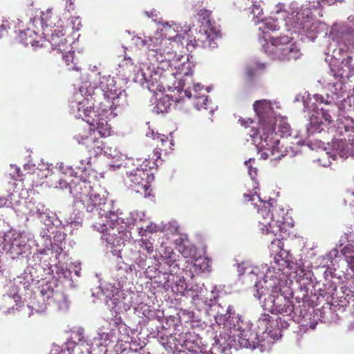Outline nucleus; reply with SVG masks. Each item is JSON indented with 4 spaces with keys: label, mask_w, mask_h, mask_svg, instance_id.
Here are the masks:
<instances>
[{
    "label": "nucleus",
    "mask_w": 354,
    "mask_h": 354,
    "mask_svg": "<svg viewBox=\"0 0 354 354\" xmlns=\"http://www.w3.org/2000/svg\"><path fill=\"white\" fill-rule=\"evenodd\" d=\"M328 94H329L328 93ZM323 95L318 94L310 96L309 93L297 95L294 102H301L304 111L309 112V124L304 133L296 134L295 138H300L297 144L306 145L313 150L322 147L325 142L319 140L323 136L322 134L331 133L333 140L328 142V147H324L328 150L326 153L328 157L335 160L337 156L342 158L348 157L354 158V120L347 116L337 118L335 125L331 126L333 116L330 114L332 110L321 106L322 104L331 105L335 109L334 104H328Z\"/></svg>",
    "instance_id": "f257e3e1"
},
{
    "label": "nucleus",
    "mask_w": 354,
    "mask_h": 354,
    "mask_svg": "<svg viewBox=\"0 0 354 354\" xmlns=\"http://www.w3.org/2000/svg\"><path fill=\"white\" fill-rule=\"evenodd\" d=\"M134 44L138 47H143L147 46L149 53V58L152 62L150 65L145 66L139 68L134 74L133 81L140 84L143 88H147L151 92L156 93L162 92L165 90L163 86L164 80L169 77H176L178 79V85L174 88L179 93V97H171L172 101L180 102L182 98L185 96L191 98L192 93L189 90L190 85L193 84L192 75L193 71L190 63H183L178 66L176 72H173L171 67L174 65L177 59L174 60L176 53L167 50L153 49L150 48L151 44L157 46L159 43H162L163 40L159 41L157 37L149 39H142L139 37L133 38Z\"/></svg>",
    "instance_id": "f03ea898"
},
{
    "label": "nucleus",
    "mask_w": 354,
    "mask_h": 354,
    "mask_svg": "<svg viewBox=\"0 0 354 354\" xmlns=\"http://www.w3.org/2000/svg\"><path fill=\"white\" fill-rule=\"evenodd\" d=\"M239 276L243 280L254 282V296L261 301L263 310L272 313L291 314L292 306L285 293L288 290L286 276L279 270H276L267 264L261 267L246 266L244 263L238 264Z\"/></svg>",
    "instance_id": "7ed1b4c3"
},
{
    "label": "nucleus",
    "mask_w": 354,
    "mask_h": 354,
    "mask_svg": "<svg viewBox=\"0 0 354 354\" xmlns=\"http://www.w3.org/2000/svg\"><path fill=\"white\" fill-rule=\"evenodd\" d=\"M232 308L228 306L226 314L216 317V322L223 321V330L218 336L215 337V343L225 352L227 350L238 346L242 348H255L259 345V334L270 333L268 330L271 317L268 314H262L257 321L258 330H252V324L243 320L240 315L232 312Z\"/></svg>",
    "instance_id": "20e7f679"
},
{
    "label": "nucleus",
    "mask_w": 354,
    "mask_h": 354,
    "mask_svg": "<svg viewBox=\"0 0 354 354\" xmlns=\"http://www.w3.org/2000/svg\"><path fill=\"white\" fill-rule=\"evenodd\" d=\"M259 120V127L252 128L249 136L262 159L270 158L271 160H279L288 154L287 148L280 147V140L275 133L276 114L270 101L258 100L253 104Z\"/></svg>",
    "instance_id": "39448f33"
},
{
    "label": "nucleus",
    "mask_w": 354,
    "mask_h": 354,
    "mask_svg": "<svg viewBox=\"0 0 354 354\" xmlns=\"http://www.w3.org/2000/svg\"><path fill=\"white\" fill-rule=\"evenodd\" d=\"M74 187H71L70 194L77 203H81L86 209V218L91 220L94 230L104 233L108 226L118 223L119 214L113 202H106L104 195L92 189L91 183L86 179H77Z\"/></svg>",
    "instance_id": "423d86ee"
},
{
    "label": "nucleus",
    "mask_w": 354,
    "mask_h": 354,
    "mask_svg": "<svg viewBox=\"0 0 354 354\" xmlns=\"http://www.w3.org/2000/svg\"><path fill=\"white\" fill-rule=\"evenodd\" d=\"M336 2L343 3L344 0H320L302 4L299 8L297 2H292L285 9L283 3H278L276 13H288L286 26L289 31L301 35L303 41H313L317 35L324 32L326 24L314 19L313 10H319L324 5L331 6Z\"/></svg>",
    "instance_id": "0eeeda50"
},
{
    "label": "nucleus",
    "mask_w": 354,
    "mask_h": 354,
    "mask_svg": "<svg viewBox=\"0 0 354 354\" xmlns=\"http://www.w3.org/2000/svg\"><path fill=\"white\" fill-rule=\"evenodd\" d=\"M28 259V266L24 270L22 276L18 277L12 283L9 282L6 285V294L3 295V300L8 306L6 313H10L15 309V306H17V302L20 299L18 294L19 288L16 286L17 283H19L26 288L31 284L38 283L40 280L44 279L46 274H50L56 269V272L59 278L70 279L71 278L72 272L64 266H52L44 268L40 263H35L34 265L30 262Z\"/></svg>",
    "instance_id": "6e6552de"
},
{
    "label": "nucleus",
    "mask_w": 354,
    "mask_h": 354,
    "mask_svg": "<svg viewBox=\"0 0 354 354\" xmlns=\"http://www.w3.org/2000/svg\"><path fill=\"white\" fill-rule=\"evenodd\" d=\"M330 72L324 82L327 89L331 94H327L326 102L328 104H334L335 109H346V105L351 106V100L354 102V87L353 93L350 95L347 93L344 84L346 80L348 79L353 71L351 68L350 62L346 60L344 64H334L329 62Z\"/></svg>",
    "instance_id": "1a4fd4ad"
},
{
    "label": "nucleus",
    "mask_w": 354,
    "mask_h": 354,
    "mask_svg": "<svg viewBox=\"0 0 354 354\" xmlns=\"http://www.w3.org/2000/svg\"><path fill=\"white\" fill-rule=\"evenodd\" d=\"M92 88H88L86 86H82L79 91L75 93V101L71 102V112L76 118H81L86 121L91 127H93L94 133H97L102 137L110 135L111 127L106 118L99 112L95 110L94 104L91 100L84 97L90 95Z\"/></svg>",
    "instance_id": "9d476101"
},
{
    "label": "nucleus",
    "mask_w": 354,
    "mask_h": 354,
    "mask_svg": "<svg viewBox=\"0 0 354 354\" xmlns=\"http://www.w3.org/2000/svg\"><path fill=\"white\" fill-rule=\"evenodd\" d=\"M110 168L115 171L119 169L122 175L125 186L136 193L147 196L149 194V182L153 179L146 161L131 158L127 159L124 162L119 164H109Z\"/></svg>",
    "instance_id": "9b49d317"
},
{
    "label": "nucleus",
    "mask_w": 354,
    "mask_h": 354,
    "mask_svg": "<svg viewBox=\"0 0 354 354\" xmlns=\"http://www.w3.org/2000/svg\"><path fill=\"white\" fill-rule=\"evenodd\" d=\"M145 215L142 212L133 211L126 218L119 216L118 223L108 226L102 235V244L106 253L110 252L114 256L122 258L121 252L125 243L131 238V233L126 227L133 225L138 221L144 219Z\"/></svg>",
    "instance_id": "f8f14e48"
},
{
    "label": "nucleus",
    "mask_w": 354,
    "mask_h": 354,
    "mask_svg": "<svg viewBox=\"0 0 354 354\" xmlns=\"http://www.w3.org/2000/svg\"><path fill=\"white\" fill-rule=\"evenodd\" d=\"M261 32L265 43L262 44V50L272 59L289 61L297 59L300 55L299 49L292 42V39L288 36L270 37L268 35L270 30Z\"/></svg>",
    "instance_id": "ddd939ff"
},
{
    "label": "nucleus",
    "mask_w": 354,
    "mask_h": 354,
    "mask_svg": "<svg viewBox=\"0 0 354 354\" xmlns=\"http://www.w3.org/2000/svg\"><path fill=\"white\" fill-rule=\"evenodd\" d=\"M319 295L325 298L326 304L334 310H345L351 305L354 308V292L343 283L338 285L330 279L318 285Z\"/></svg>",
    "instance_id": "4468645a"
},
{
    "label": "nucleus",
    "mask_w": 354,
    "mask_h": 354,
    "mask_svg": "<svg viewBox=\"0 0 354 354\" xmlns=\"http://www.w3.org/2000/svg\"><path fill=\"white\" fill-rule=\"evenodd\" d=\"M30 236L15 229L0 232V247L10 258L27 257L31 254Z\"/></svg>",
    "instance_id": "2eb2a0df"
},
{
    "label": "nucleus",
    "mask_w": 354,
    "mask_h": 354,
    "mask_svg": "<svg viewBox=\"0 0 354 354\" xmlns=\"http://www.w3.org/2000/svg\"><path fill=\"white\" fill-rule=\"evenodd\" d=\"M113 283H106L92 290V296L104 301L107 306L111 309L118 308L120 310L122 304L125 306L126 294L123 287L126 283V277L120 278L115 277Z\"/></svg>",
    "instance_id": "dca6fc26"
},
{
    "label": "nucleus",
    "mask_w": 354,
    "mask_h": 354,
    "mask_svg": "<svg viewBox=\"0 0 354 354\" xmlns=\"http://www.w3.org/2000/svg\"><path fill=\"white\" fill-rule=\"evenodd\" d=\"M198 21L201 22L198 33L194 38V42L190 40L187 43V49L190 46H201L204 48H214L216 46L215 39L219 36V30L212 24L210 15L211 12L206 9H201L198 12Z\"/></svg>",
    "instance_id": "f3484780"
},
{
    "label": "nucleus",
    "mask_w": 354,
    "mask_h": 354,
    "mask_svg": "<svg viewBox=\"0 0 354 354\" xmlns=\"http://www.w3.org/2000/svg\"><path fill=\"white\" fill-rule=\"evenodd\" d=\"M236 6L240 10L248 11L252 15V21L261 32H264L268 29L267 32L270 30H276L279 28V24L272 17L268 19L260 18L263 15V8L261 2L257 0H236Z\"/></svg>",
    "instance_id": "a211bd4d"
},
{
    "label": "nucleus",
    "mask_w": 354,
    "mask_h": 354,
    "mask_svg": "<svg viewBox=\"0 0 354 354\" xmlns=\"http://www.w3.org/2000/svg\"><path fill=\"white\" fill-rule=\"evenodd\" d=\"M96 93H102L104 98L112 100L111 107L116 109L124 107L127 104V95L124 90L117 89L113 77L111 76H103L99 79L97 85L94 86Z\"/></svg>",
    "instance_id": "6ab92c4d"
},
{
    "label": "nucleus",
    "mask_w": 354,
    "mask_h": 354,
    "mask_svg": "<svg viewBox=\"0 0 354 354\" xmlns=\"http://www.w3.org/2000/svg\"><path fill=\"white\" fill-rule=\"evenodd\" d=\"M174 342L176 354H201V339L195 333H181L175 335Z\"/></svg>",
    "instance_id": "aec40b11"
},
{
    "label": "nucleus",
    "mask_w": 354,
    "mask_h": 354,
    "mask_svg": "<svg viewBox=\"0 0 354 354\" xmlns=\"http://www.w3.org/2000/svg\"><path fill=\"white\" fill-rule=\"evenodd\" d=\"M274 202V200L271 198L268 201H263L261 203L263 206L258 209V214L262 217L261 219H259V223L263 234H275L278 231L280 224L283 223V214L274 216L272 213L270 214V207L272 206Z\"/></svg>",
    "instance_id": "412c9836"
},
{
    "label": "nucleus",
    "mask_w": 354,
    "mask_h": 354,
    "mask_svg": "<svg viewBox=\"0 0 354 354\" xmlns=\"http://www.w3.org/2000/svg\"><path fill=\"white\" fill-rule=\"evenodd\" d=\"M40 297L42 300V305L36 310L37 312H44L46 310L47 304H50L53 299L56 300L60 310L65 311L69 307V301L66 296L62 293L55 292L51 283H47L41 286Z\"/></svg>",
    "instance_id": "4be33fe9"
},
{
    "label": "nucleus",
    "mask_w": 354,
    "mask_h": 354,
    "mask_svg": "<svg viewBox=\"0 0 354 354\" xmlns=\"http://www.w3.org/2000/svg\"><path fill=\"white\" fill-rule=\"evenodd\" d=\"M55 236H56V229L51 230L48 227L42 228L36 241L37 247H40L37 250L39 254H46L47 252L53 253V250H55V252L58 253L59 250H62V248L58 246V243H55L54 242Z\"/></svg>",
    "instance_id": "5701e85b"
},
{
    "label": "nucleus",
    "mask_w": 354,
    "mask_h": 354,
    "mask_svg": "<svg viewBox=\"0 0 354 354\" xmlns=\"http://www.w3.org/2000/svg\"><path fill=\"white\" fill-rule=\"evenodd\" d=\"M158 252L160 254L158 261H162V265L165 268L167 267L170 274H177L180 268L177 263L178 255L174 252L173 248L161 245Z\"/></svg>",
    "instance_id": "b1692460"
},
{
    "label": "nucleus",
    "mask_w": 354,
    "mask_h": 354,
    "mask_svg": "<svg viewBox=\"0 0 354 354\" xmlns=\"http://www.w3.org/2000/svg\"><path fill=\"white\" fill-rule=\"evenodd\" d=\"M88 132L84 131L83 133H78L74 136V139L79 143L86 145L90 154L97 155L102 151L107 153L103 142L100 139H95L91 136H88Z\"/></svg>",
    "instance_id": "393cba45"
},
{
    "label": "nucleus",
    "mask_w": 354,
    "mask_h": 354,
    "mask_svg": "<svg viewBox=\"0 0 354 354\" xmlns=\"http://www.w3.org/2000/svg\"><path fill=\"white\" fill-rule=\"evenodd\" d=\"M46 227H50L51 230L56 229V236H54L55 243H60L64 239V234L61 231L62 221L59 219L57 215L47 209L44 214L39 219Z\"/></svg>",
    "instance_id": "a878e982"
},
{
    "label": "nucleus",
    "mask_w": 354,
    "mask_h": 354,
    "mask_svg": "<svg viewBox=\"0 0 354 354\" xmlns=\"http://www.w3.org/2000/svg\"><path fill=\"white\" fill-rule=\"evenodd\" d=\"M287 288H288V290H286L285 293L279 292V294L280 295L281 293H282L283 295H286L288 296V300H289L290 303L291 304V306H292V312L291 313V314L281 313V315H283V316L289 317L288 320L282 319L281 317H278L279 326L277 328L276 331L274 332L277 339L281 337V330L283 328H288V327L289 326L288 321H290V320H293L295 322L299 321L298 318L296 317V311L295 310L292 302L290 301V297L292 295V292L290 290V288L288 286H287ZM270 313H272V312H270ZM272 314H281V313H272Z\"/></svg>",
    "instance_id": "bb28decb"
},
{
    "label": "nucleus",
    "mask_w": 354,
    "mask_h": 354,
    "mask_svg": "<svg viewBox=\"0 0 354 354\" xmlns=\"http://www.w3.org/2000/svg\"><path fill=\"white\" fill-rule=\"evenodd\" d=\"M114 324L106 320H102L97 324V333L99 338L103 340V342H113L115 335V328Z\"/></svg>",
    "instance_id": "cd10ccee"
},
{
    "label": "nucleus",
    "mask_w": 354,
    "mask_h": 354,
    "mask_svg": "<svg viewBox=\"0 0 354 354\" xmlns=\"http://www.w3.org/2000/svg\"><path fill=\"white\" fill-rule=\"evenodd\" d=\"M337 254L338 250L334 248L320 259V266L322 268L325 269L324 271V280L323 282H326V278L328 279V277L333 278L335 268L332 266H333V260L337 257Z\"/></svg>",
    "instance_id": "c85d7f7f"
},
{
    "label": "nucleus",
    "mask_w": 354,
    "mask_h": 354,
    "mask_svg": "<svg viewBox=\"0 0 354 354\" xmlns=\"http://www.w3.org/2000/svg\"><path fill=\"white\" fill-rule=\"evenodd\" d=\"M110 342H103V340L99 338V336L94 337L89 343L86 342V348H84L82 354H100L106 351V347Z\"/></svg>",
    "instance_id": "c756f323"
},
{
    "label": "nucleus",
    "mask_w": 354,
    "mask_h": 354,
    "mask_svg": "<svg viewBox=\"0 0 354 354\" xmlns=\"http://www.w3.org/2000/svg\"><path fill=\"white\" fill-rule=\"evenodd\" d=\"M178 235L179 237L178 239H175L174 241L176 244L180 247L179 251L185 257H194L196 254V248L189 245L187 235L179 233Z\"/></svg>",
    "instance_id": "7c9ffc66"
},
{
    "label": "nucleus",
    "mask_w": 354,
    "mask_h": 354,
    "mask_svg": "<svg viewBox=\"0 0 354 354\" xmlns=\"http://www.w3.org/2000/svg\"><path fill=\"white\" fill-rule=\"evenodd\" d=\"M40 14L39 18L37 19L34 17L30 19L34 26H35V24L39 23L44 30L48 28H54L55 27V22L53 21V17L50 10H48L46 12H41ZM57 18V17H54V21L56 20Z\"/></svg>",
    "instance_id": "2f4dec72"
},
{
    "label": "nucleus",
    "mask_w": 354,
    "mask_h": 354,
    "mask_svg": "<svg viewBox=\"0 0 354 354\" xmlns=\"http://www.w3.org/2000/svg\"><path fill=\"white\" fill-rule=\"evenodd\" d=\"M174 275L170 274L168 268L163 266L161 270L158 271V276H160V278L156 279L154 281L164 288L172 287V281H174Z\"/></svg>",
    "instance_id": "473e14b6"
},
{
    "label": "nucleus",
    "mask_w": 354,
    "mask_h": 354,
    "mask_svg": "<svg viewBox=\"0 0 354 354\" xmlns=\"http://www.w3.org/2000/svg\"><path fill=\"white\" fill-rule=\"evenodd\" d=\"M35 31L32 30L30 28H27L24 30H20L19 34V39L24 46L31 44L32 46H37L38 41H35L32 37L35 35Z\"/></svg>",
    "instance_id": "72a5a7b5"
},
{
    "label": "nucleus",
    "mask_w": 354,
    "mask_h": 354,
    "mask_svg": "<svg viewBox=\"0 0 354 354\" xmlns=\"http://www.w3.org/2000/svg\"><path fill=\"white\" fill-rule=\"evenodd\" d=\"M77 179H81L80 177L75 176L74 178L68 179L64 178L62 177L58 178L57 179L55 180V182L51 184V186L54 187L56 189H68V192L70 193L71 187H74L75 183V181Z\"/></svg>",
    "instance_id": "f704fd0d"
},
{
    "label": "nucleus",
    "mask_w": 354,
    "mask_h": 354,
    "mask_svg": "<svg viewBox=\"0 0 354 354\" xmlns=\"http://www.w3.org/2000/svg\"><path fill=\"white\" fill-rule=\"evenodd\" d=\"M210 261L207 257H199L194 259L193 266L195 271L207 272L210 271Z\"/></svg>",
    "instance_id": "c9c22d12"
},
{
    "label": "nucleus",
    "mask_w": 354,
    "mask_h": 354,
    "mask_svg": "<svg viewBox=\"0 0 354 354\" xmlns=\"http://www.w3.org/2000/svg\"><path fill=\"white\" fill-rule=\"evenodd\" d=\"M342 252L351 269L354 270V245L351 243H347L342 249Z\"/></svg>",
    "instance_id": "e433bc0d"
},
{
    "label": "nucleus",
    "mask_w": 354,
    "mask_h": 354,
    "mask_svg": "<svg viewBox=\"0 0 354 354\" xmlns=\"http://www.w3.org/2000/svg\"><path fill=\"white\" fill-rule=\"evenodd\" d=\"M279 131L283 137H289L292 136V129L286 119L281 118L279 120Z\"/></svg>",
    "instance_id": "4c0bfd02"
},
{
    "label": "nucleus",
    "mask_w": 354,
    "mask_h": 354,
    "mask_svg": "<svg viewBox=\"0 0 354 354\" xmlns=\"http://www.w3.org/2000/svg\"><path fill=\"white\" fill-rule=\"evenodd\" d=\"M173 282H174L176 285V291L178 292H183L185 290H192V288H189L183 277L174 275V281H172V283Z\"/></svg>",
    "instance_id": "58836bf2"
},
{
    "label": "nucleus",
    "mask_w": 354,
    "mask_h": 354,
    "mask_svg": "<svg viewBox=\"0 0 354 354\" xmlns=\"http://www.w3.org/2000/svg\"><path fill=\"white\" fill-rule=\"evenodd\" d=\"M137 245L142 250V253L145 251L147 254H151L154 251L153 243L147 239H141L138 241Z\"/></svg>",
    "instance_id": "ea45409f"
},
{
    "label": "nucleus",
    "mask_w": 354,
    "mask_h": 354,
    "mask_svg": "<svg viewBox=\"0 0 354 354\" xmlns=\"http://www.w3.org/2000/svg\"><path fill=\"white\" fill-rule=\"evenodd\" d=\"M56 169H58L61 174L67 176V178H71L74 176L75 171L73 167L65 165L63 162L57 163Z\"/></svg>",
    "instance_id": "a19ab883"
},
{
    "label": "nucleus",
    "mask_w": 354,
    "mask_h": 354,
    "mask_svg": "<svg viewBox=\"0 0 354 354\" xmlns=\"http://www.w3.org/2000/svg\"><path fill=\"white\" fill-rule=\"evenodd\" d=\"M158 268H153L151 266H148L147 268L145 270V274L147 277L152 279H154V280L157 278H160V276H158V271L161 270V268H162V263L158 261V264L157 265Z\"/></svg>",
    "instance_id": "79ce46f5"
},
{
    "label": "nucleus",
    "mask_w": 354,
    "mask_h": 354,
    "mask_svg": "<svg viewBox=\"0 0 354 354\" xmlns=\"http://www.w3.org/2000/svg\"><path fill=\"white\" fill-rule=\"evenodd\" d=\"M195 98L196 101L194 102V105L196 109L201 110L203 108L207 109V107L206 106L207 102H208L207 96H198L196 94Z\"/></svg>",
    "instance_id": "37998d69"
},
{
    "label": "nucleus",
    "mask_w": 354,
    "mask_h": 354,
    "mask_svg": "<svg viewBox=\"0 0 354 354\" xmlns=\"http://www.w3.org/2000/svg\"><path fill=\"white\" fill-rule=\"evenodd\" d=\"M265 67H266L265 64L256 62L255 63V66H247V68H246V75H247V76L250 79H252L254 77V74H255V70L256 69L262 70V69H264Z\"/></svg>",
    "instance_id": "c03bdc74"
},
{
    "label": "nucleus",
    "mask_w": 354,
    "mask_h": 354,
    "mask_svg": "<svg viewBox=\"0 0 354 354\" xmlns=\"http://www.w3.org/2000/svg\"><path fill=\"white\" fill-rule=\"evenodd\" d=\"M138 252L140 253V255L135 260L136 264L140 269H145L147 266V254L142 253L141 250H139Z\"/></svg>",
    "instance_id": "a18cd8bd"
},
{
    "label": "nucleus",
    "mask_w": 354,
    "mask_h": 354,
    "mask_svg": "<svg viewBox=\"0 0 354 354\" xmlns=\"http://www.w3.org/2000/svg\"><path fill=\"white\" fill-rule=\"evenodd\" d=\"M159 230H160V227L158 226H157L154 223H151V224L148 225L147 226H146V227H140L139 233L140 234V235L142 236H147V232L152 233V232H158Z\"/></svg>",
    "instance_id": "49530a36"
},
{
    "label": "nucleus",
    "mask_w": 354,
    "mask_h": 354,
    "mask_svg": "<svg viewBox=\"0 0 354 354\" xmlns=\"http://www.w3.org/2000/svg\"><path fill=\"white\" fill-rule=\"evenodd\" d=\"M50 37L53 45L59 46V44L56 41V38L64 36L63 30L59 29V26H57V28L51 30Z\"/></svg>",
    "instance_id": "de8ad7c7"
},
{
    "label": "nucleus",
    "mask_w": 354,
    "mask_h": 354,
    "mask_svg": "<svg viewBox=\"0 0 354 354\" xmlns=\"http://www.w3.org/2000/svg\"><path fill=\"white\" fill-rule=\"evenodd\" d=\"M278 326V317L276 319L271 317L270 319V324L268 328V330H270V333H268V335L272 337L274 339L276 338V335L274 334V332L276 331V329Z\"/></svg>",
    "instance_id": "09e8293b"
},
{
    "label": "nucleus",
    "mask_w": 354,
    "mask_h": 354,
    "mask_svg": "<svg viewBox=\"0 0 354 354\" xmlns=\"http://www.w3.org/2000/svg\"><path fill=\"white\" fill-rule=\"evenodd\" d=\"M165 230L172 234H178L179 226L177 222L172 221L165 226Z\"/></svg>",
    "instance_id": "8fccbe9b"
},
{
    "label": "nucleus",
    "mask_w": 354,
    "mask_h": 354,
    "mask_svg": "<svg viewBox=\"0 0 354 354\" xmlns=\"http://www.w3.org/2000/svg\"><path fill=\"white\" fill-rule=\"evenodd\" d=\"M243 196L246 201L252 202L254 206L257 207L258 205L257 202H255L256 200H257L260 203H263V200L259 196V195L257 194V192H255L253 194H245Z\"/></svg>",
    "instance_id": "3c124183"
},
{
    "label": "nucleus",
    "mask_w": 354,
    "mask_h": 354,
    "mask_svg": "<svg viewBox=\"0 0 354 354\" xmlns=\"http://www.w3.org/2000/svg\"><path fill=\"white\" fill-rule=\"evenodd\" d=\"M48 208H46L44 205L42 204H38L35 209L32 210V215L39 219V218L43 215V214L46 212Z\"/></svg>",
    "instance_id": "603ef678"
},
{
    "label": "nucleus",
    "mask_w": 354,
    "mask_h": 354,
    "mask_svg": "<svg viewBox=\"0 0 354 354\" xmlns=\"http://www.w3.org/2000/svg\"><path fill=\"white\" fill-rule=\"evenodd\" d=\"M252 161H254V159L250 158L248 160L245 161V165L248 167V174L252 179H254L257 176V168H254L251 165Z\"/></svg>",
    "instance_id": "864d4df0"
},
{
    "label": "nucleus",
    "mask_w": 354,
    "mask_h": 354,
    "mask_svg": "<svg viewBox=\"0 0 354 354\" xmlns=\"http://www.w3.org/2000/svg\"><path fill=\"white\" fill-rule=\"evenodd\" d=\"M91 156L86 158L85 159L81 158L79 160L80 165L76 166V168L82 171H86V165L91 164Z\"/></svg>",
    "instance_id": "5fc2aeb1"
},
{
    "label": "nucleus",
    "mask_w": 354,
    "mask_h": 354,
    "mask_svg": "<svg viewBox=\"0 0 354 354\" xmlns=\"http://www.w3.org/2000/svg\"><path fill=\"white\" fill-rule=\"evenodd\" d=\"M281 248H282V243L280 239H275L271 241L270 250L272 252H279V250H281Z\"/></svg>",
    "instance_id": "6e6d98bb"
},
{
    "label": "nucleus",
    "mask_w": 354,
    "mask_h": 354,
    "mask_svg": "<svg viewBox=\"0 0 354 354\" xmlns=\"http://www.w3.org/2000/svg\"><path fill=\"white\" fill-rule=\"evenodd\" d=\"M146 136L147 137H151L152 138L153 140H160L162 143L164 142L165 141V135H161L158 133H155L153 130H149L147 133H146Z\"/></svg>",
    "instance_id": "4d7b16f0"
},
{
    "label": "nucleus",
    "mask_w": 354,
    "mask_h": 354,
    "mask_svg": "<svg viewBox=\"0 0 354 354\" xmlns=\"http://www.w3.org/2000/svg\"><path fill=\"white\" fill-rule=\"evenodd\" d=\"M10 28L8 21H2L0 24V38H3L8 35V30Z\"/></svg>",
    "instance_id": "13d9d810"
},
{
    "label": "nucleus",
    "mask_w": 354,
    "mask_h": 354,
    "mask_svg": "<svg viewBox=\"0 0 354 354\" xmlns=\"http://www.w3.org/2000/svg\"><path fill=\"white\" fill-rule=\"evenodd\" d=\"M344 201L346 203L348 202L351 206H354V191L347 194Z\"/></svg>",
    "instance_id": "bf43d9fd"
},
{
    "label": "nucleus",
    "mask_w": 354,
    "mask_h": 354,
    "mask_svg": "<svg viewBox=\"0 0 354 354\" xmlns=\"http://www.w3.org/2000/svg\"><path fill=\"white\" fill-rule=\"evenodd\" d=\"M11 205V202L9 201V199L7 197H0V207H4V206H10Z\"/></svg>",
    "instance_id": "052dcab7"
},
{
    "label": "nucleus",
    "mask_w": 354,
    "mask_h": 354,
    "mask_svg": "<svg viewBox=\"0 0 354 354\" xmlns=\"http://www.w3.org/2000/svg\"><path fill=\"white\" fill-rule=\"evenodd\" d=\"M72 24L73 29H75L77 30L80 29V26H81V24L79 18H76L74 21H72Z\"/></svg>",
    "instance_id": "680f3d73"
},
{
    "label": "nucleus",
    "mask_w": 354,
    "mask_h": 354,
    "mask_svg": "<svg viewBox=\"0 0 354 354\" xmlns=\"http://www.w3.org/2000/svg\"><path fill=\"white\" fill-rule=\"evenodd\" d=\"M73 53H71L69 54L64 55V59H65V62L67 63L68 65L69 64V62L72 61V59L73 58Z\"/></svg>",
    "instance_id": "e2e57ef3"
},
{
    "label": "nucleus",
    "mask_w": 354,
    "mask_h": 354,
    "mask_svg": "<svg viewBox=\"0 0 354 354\" xmlns=\"http://www.w3.org/2000/svg\"><path fill=\"white\" fill-rule=\"evenodd\" d=\"M162 103V101H160L158 104H157V106H158V109L160 110V112L163 113L165 111H167V108L169 107V106L171 105V104L169 103V104H167L166 106L164 107V109H161L160 106L161 105V104Z\"/></svg>",
    "instance_id": "0e129e2a"
},
{
    "label": "nucleus",
    "mask_w": 354,
    "mask_h": 354,
    "mask_svg": "<svg viewBox=\"0 0 354 354\" xmlns=\"http://www.w3.org/2000/svg\"><path fill=\"white\" fill-rule=\"evenodd\" d=\"M49 167H50V165H48V163H46V164L43 163L42 165L39 164L37 167V168L39 170H43L44 169L49 170Z\"/></svg>",
    "instance_id": "69168bd1"
},
{
    "label": "nucleus",
    "mask_w": 354,
    "mask_h": 354,
    "mask_svg": "<svg viewBox=\"0 0 354 354\" xmlns=\"http://www.w3.org/2000/svg\"><path fill=\"white\" fill-rule=\"evenodd\" d=\"M239 122H241V125H243L245 127H246V125H248V123H252V120L250 118H248L245 121L243 119H241V120H239Z\"/></svg>",
    "instance_id": "338daca9"
},
{
    "label": "nucleus",
    "mask_w": 354,
    "mask_h": 354,
    "mask_svg": "<svg viewBox=\"0 0 354 354\" xmlns=\"http://www.w3.org/2000/svg\"><path fill=\"white\" fill-rule=\"evenodd\" d=\"M201 88V86L199 84H194V91L196 93L198 90Z\"/></svg>",
    "instance_id": "774afa93"
}]
</instances>
